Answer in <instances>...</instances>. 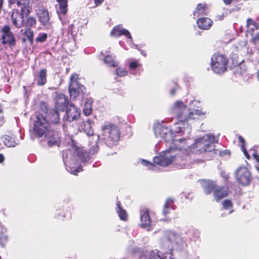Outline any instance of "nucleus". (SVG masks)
Masks as SVG:
<instances>
[{
    "label": "nucleus",
    "instance_id": "obj_20",
    "mask_svg": "<svg viewBox=\"0 0 259 259\" xmlns=\"http://www.w3.org/2000/svg\"><path fill=\"white\" fill-rule=\"evenodd\" d=\"M38 18L39 21L42 25L44 26H48L49 25L50 16L47 10H42L39 14Z\"/></svg>",
    "mask_w": 259,
    "mask_h": 259
},
{
    "label": "nucleus",
    "instance_id": "obj_1",
    "mask_svg": "<svg viewBox=\"0 0 259 259\" xmlns=\"http://www.w3.org/2000/svg\"><path fill=\"white\" fill-rule=\"evenodd\" d=\"M197 104L198 102L196 100L190 101L188 106L179 101V136H184V138H179V152L183 154L185 157H188L190 151L195 153L210 152L214 149V144L218 142L214 135L208 134L196 139L192 145L186 142V146L183 148L180 147V144H183L191 132L188 121L205 115V112L194 107L193 105Z\"/></svg>",
    "mask_w": 259,
    "mask_h": 259
},
{
    "label": "nucleus",
    "instance_id": "obj_59",
    "mask_svg": "<svg viewBox=\"0 0 259 259\" xmlns=\"http://www.w3.org/2000/svg\"><path fill=\"white\" fill-rule=\"evenodd\" d=\"M223 17H224V16H223V15L218 16V19L221 20L223 19Z\"/></svg>",
    "mask_w": 259,
    "mask_h": 259
},
{
    "label": "nucleus",
    "instance_id": "obj_44",
    "mask_svg": "<svg viewBox=\"0 0 259 259\" xmlns=\"http://www.w3.org/2000/svg\"><path fill=\"white\" fill-rule=\"evenodd\" d=\"M180 243H182V247L181 248L182 249H184L186 248L187 247V244L185 241H184L183 239H181V240H179V246H180ZM180 248V246H179V248Z\"/></svg>",
    "mask_w": 259,
    "mask_h": 259
},
{
    "label": "nucleus",
    "instance_id": "obj_17",
    "mask_svg": "<svg viewBox=\"0 0 259 259\" xmlns=\"http://www.w3.org/2000/svg\"><path fill=\"white\" fill-rule=\"evenodd\" d=\"M110 33L111 35L115 37L124 35L128 38H132V36L127 30L124 28H120L118 26L114 27Z\"/></svg>",
    "mask_w": 259,
    "mask_h": 259
},
{
    "label": "nucleus",
    "instance_id": "obj_32",
    "mask_svg": "<svg viewBox=\"0 0 259 259\" xmlns=\"http://www.w3.org/2000/svg\"><path fill=\"white\" fill-rule=\"evenodd\" d=\"M99 140V139L98 138L94 142H93L92 143H91V144H93L92 146H91L89 149V153L90 154H94L95 153H96L99 148V146L98 145V143H97V141Z\"/></svg>",
    "mask_w": 259,
    "mask_h": 259
},
{
    "label": "nucleus",
    "instance_id": "obj_22",
    "mask_svg": "<svg viewBox=\"0 0 259 259\" xmlns=\"http://www.w3.org/2000/svg\"><path fill=\"white\" fill-rule=\"evenodd\" d=\"M2 139L3 140L4 144L7 147H14L18 145V143L15 141L12 136L5 135L2 137Z\"/></svg>",
    "mask_w": 259,
    "mask_h": 259
},
{
    "label": "nucleus",
    "instance_id": "obj_55",
    "mask_svg": "<svg viewBox=\"0 0 259 259\" xmlns=\"http://www.w3.org/2000/svg\"><path fill=\"white\" fill-rule=\"evenodd\" d=\"M4 123V117L3 116H0V126H2Z\"/></svg>",
    "mask_w": 259,
    "mask_h": 259
},
{
    "label": "nucleus",
    "instance_id": "obj_11",
    "mask_svg": "<svg viewBox=\"0 0 259 259\" xmlns=\"http://www.w3.org/2000/svg\"><path fill=\"white\" fill-rule=\"evenodd\" d=\"M85 88L80 84L78 81L73 78V76L70 78V82L69 85V92L70 97L75 99L80 93H83Z\"/></svg>",
    "mask_w": 259,
    "mask_h": 259
},
{
    "label": "nucleus",
    "instance_id": "obj_56",
    "mask_svg": "<svg viewBox=\"0 0 259 259\" xmlns=\"http://www.w3.org/2000/svg\"><path fill=\"white\" fill-rule=\"evenodd\" d=\"M226 5L230 4L234 0H223Z\"/></svg>",
    "mask_w": 259,
    "mask_h": 259
},
{
    "label": "nucleus",
    "instance_id": "obj_39",
    "mask_svg": "<svg viewBox=\"0 0 259 259\" xmlns=\"http://www.w3.org/2000/svg\"><path fill=\"white\" fill-rule=\"evenodd\" d=\"M47 37H48V35L47 33H40V34H39V35L38 36V37H37L36 38L35 40L36 42H42L45 41L47 40Z\"/></svg>",
    "mask_w": 259,
    "mask_h": 259
},
{
    "label": "nucleus",
    "instance_id": "obj_37",
    "mask_svg": "<svg viewBox=\"0 0 259 259\" xmlns=\"http://www.w3.org/2000/svg\"><path fill=\"white\" fill-rule=\"evenodd\" d=\"M116 74L119 76H124L127 74V71L123 68L117 67L116 69Z\"/></svg>",
    "mask_w": 259,
    "mask_h": 259
},
{
    "label": "nucleus",
    "instance_id": "obj_42",
    "mask_svg": "<svg viewBox=\"0 0 259 259\" xmlns=\"http://www.w3.org/2000/svg\"><path fill=\"white\" fill-rule=\"evenodd\" d=\"M40 108L41 109L42 111L44 112H48L49 111L48 107L46 104L44 102H41L39 104Z\"/></svg>",
    "mask_w": 259,
    "mask_h": 259
},
{
    "label": "nucleus",
    "instance_id": "obj_64",
    "mask_svg": "<svg viewBox=\"0 0 259 259\" xmlns=\"http://www.w3.org/2000/svg\"><path fill=\"white\" fill-rule=\"evenodd\" d=\"M257 77H258V80H259V70H258V72Z\"/></svg>",
    "mask_w": 259,
    "mask_h": 259
},
{
    "label": "nucleus",
    "instance_id": "obj_53",
    "mask_svg": "<svg viewBox=\"0 0 259 259\" xmlns=\"http://www.w3.org/2000/svg\"><path fill=\"white\" fill-rule=\"evenodd\" d=\"M103 1L104 0H94L95 3L97 6L101 4Z\"/></svg>",
    "mask_w": 259,
    "mask_h": 259
},
{
    "label": "nucleus",
    "instance_id": "obj_27",
    "mask_svg": "<svg viewBox=\"0 0 259 259\" xmlns=\"http://www.w3.org/2000/svg\"><path fill=\"white\" fill-rule=\"evenodd\" d=\"M173 199L171 198H168L165 201L163 209V213L164 215H166L167 214L170 212V210L173 209Z\"/></svg>",
    "mask_w": 259,
    "mask_h": 259
},
{
    "label": "nucleus",
    "instance_id": "obj_16",
    "mask_svg": "<svg viewBox=\"0 0 259 259\" xmlns=\"http://www.w3.org/2000/svg\"><path fill=\"white\" fill-rule=\"evenodd\" d=\"M59 111L55 108L50 109L47 112V117L52 124H57L60 123Z\"/></svg>",
    "mask_w": 259,
    "mask_h": 259
},
{
    "label": "nucleus",
    "instance_id": "obj_9",
    "mask_svg": "<svg viewBox=\"0 0 259 259\" xmlns=\"http://www.w3.org/2000/svg\"><path fill=\"white\" fill-rule=\"evenodd\" d=\"M235 177L238 183L243 186H247L251 182V174L245 166H241L236 169Z\"/></svg>",
    "mask_w": 259,
    "mask_h": 259
},
{
    "label": "nucleus",
    "instance_id": "obj_23",
    "mask_svg": "<svg viewBox=\"0 0 259 259\" xmlns=\"http://www.w3.org/2000/svg\"><path fill=\"white\" fill-rule=\"evenodd\" d=\"M47 71L46 69H42L39 72L37 79V83L38 85H44L47 82Z\"/></svg>",
    "mask_w": 259,
    "mask_h": 259
},
{
    "label": "nucleus",
    "instance_id": "obj_2",
    "mask_svg": "<svg viewBox=\"0 0 259 259\" xmlns=\"http://www.w3.org/2000/svg\"><path fill=\"white\" fill-rule=\"evenodd\" d=\"M167 147V149L153 158V162L155 164L165 167L172 164L176 160V154L175 153L178 149L177 144H169Z\"/></svg>",
    "mask_w": 259,
    "mask_h": 259
},
{
    "label": "nucleus",
    "instance_id": "obj_19",
    "mask_svg": "<svg viewBox=\"0 0 259 259\" xmlns=\"http://www.w3.org/2000/svg\"><path fill=\"white\" fill-rule=\"evenodd\" d=\"M228 189L225 187H222L214 191L213 196L217 201H220L221 199L228 195Z\"/></svg>",
    "mask_w": 259,
    "mask_h": 259
},
{
    "label": "nucleus",
    "instance_id": "obj_61",
    "mask_svg": "<svg viewBox=\"0 0 259 259\" xmlns=\"http://www.w3.org/2000/svg\"><path fill=\"white\" fill-rule=\"evenodd\" d=\"M181 165H182V168H184V167H186L187 166L185 164V163L182 164Z\"/></svg>",
    "mask_w": 259,
    "mask_h": 259
},
{
    "label": "nucleus",
    "instance_id": "obj_45",
    "mask_svg": "<svg viewBox=\"0 0 259 259\" xmlns=\"http://www.w3.org/2000/svg\"><path fill=\"white\" fill-rule=\"evenodd\" d=\"M83 113L86 115L88 116L90 115L91 113V108H84L83 110Z\"/></svg>",
    "mask_w": 259,
    "mask_h": 259
},
{
    "label": "nucleus",
    "instance_id": "obj_8",
    "mask_svg": "<svg viewBox=\"0 0 259 259\" xmlns=\"http://www.w3.org/2000/svg\"><path fill=\"white\" fill-rule=\"evenodd\" d=\"M2 33V44L7 45L13 49L16 45V41L13 33L11 30L10 27L8 25H4L1 30Z\"/></svg>",
    "mask_w": 259,
    "mask_h": 259
},
{
    "label": "nucleus",
    "instance_id": "obj_35",
    "mask_svg": "<svg viewBox=\"0 0 259 259\" xmlns=\"http://www.w3.org/2000/svg\"><path fill=\"white\" fill-rule=\"evenodd\" d=\"M8 237L7 235L2 233L0 235V245L2 247H5L8 243Z\"/></svg>",
    "mask_w": 259,
    "mask_h": 259
},
{
    "label": "nucleus",
    "instance_id": "obj_14",
    "mask_svg": "<svg viewBox=\"0 0 259 259\" xmlns=\"http://www.w3.org/2000/svg\"><path fill=\"white\" fill-rule=\"evenodd\" d=\"M140 220V226L142 228H145L151 225V220L148 209L144 208L141 210Z\"/></svg>",
    "mask_w": 259,
    "mask_h": 259
},
{
    "label": "nucleus",
    "instance_id": "obj_21",
    "mask_svg": "<svg viewBox=\"0 0 259 259\" xmlns=\"http://www.w3.org/2000/svg\"><path fill=\"white\" fill-rule=\"evenodd\" d=\"M207 14V6L206 4H199L193 12V15L195 17L206 15Z\"/></svg>",
    "mask_w": 259,
    "mask_h": 259
},
{
    "label": "nucleus",
    "instance_id": "obj_26",
    "mask_svg": "<svg viewBox=\"0 0 259 259\" xmlns=\"http://www.w3.org/2000/svg\"><path fill=\"white\" fill-rule=\"evenodd\" d=\"M82 130L88 135H93V131L91 127V122L90 120L83 121L81 124Z\"/></svg>",
    "mask_w": 259,
    "mask_h": 259
},
{
    "label": "nucleus",
    "instance_id": "obj_10",
    "mask_svg": "<svg viewBox=\"0 0 259 259\" xmlns=\"http://www.w3.org/2000/svg\"><path fill=\"white\" fill-rule=\"evenodd\" d=\"M45 137L48 141L47 144L49 147L59 146L61 138V133L60 130L53 128L45 135Z\"/></svg>",
    "mask_w": 259,
    "mask_h": 259
},
{
    "label": "nucleus",
    "instance_id": "obj_63",
    "mask_svg": "<svg viewBox=\"0 0 259 259\" xmlns=\"http://www.w3.org/2000/svg\"><path fill=\"white\" fill-rule=\"evenodd\" d=\"M233 209H231V210L229 211V214H231V213H232L233 212Z\"/></svg>",
    "mask_w": 259,
    "mask_h": 259
},
{
    "label": "nucleus",
    "instance_id": "obj_48",
    "mask_svg": "<svg viewBox=\"0 0 259 259\" xmlns=\"http://www.w3.org/2000/svg\"><path fill=\"white\" fill-rule=\"evenodd\" d=\"M221 175L222 177L225 180V181L228 180L229 176L225 171H222Z\"/></svg>",
    "mask_w": 259,
    "mask_h": 259
},
{
    "label": "nucleus",
    "instance_id": "obj_54",
    "mask_svg": "<svg viewBox=\"0 0 259 259\" xmlns=\"http://www.w3.org/2000/svg\"><path fill=\"white\" fill-rule=\"evenodd\" d=\"M5 160V157L3 154L0 153V163H3Z\"/></svg>",
    "mask_w": 259,
    "mask_h": 259
},
{
    "label": "nucleus",
    "instance_id": "obj_25",
    "mask_svg": "<svg viewBox=\"0 0 259 259\" xmlns=\"http://www.w3.org/2000/svg\"><path fill=\"white\" fill-rule=\"evenodd\" d=\"M59 4L60 13L65 15L68 11V0H56Z\"/></svg>",
    "mask_w": 259,
    "mask_h": 259
},
{
    "label": "nucleus",
    "instance_id": "obj_29",
    "mask_svg": "<svg viewBox=\"0 0 259 259\" xmlns=\"http://www.w3.org/2000/svg\"><path fill=\"white\" fill-rule=\"evenodd\" d=\"M78 156L82 162H86L89 160L90 157L88 153L82 150H78Z\"/></svg>",
    "mask_w": 259,
    "mask_h": 259
},
{
    "label": "nucleus",
    "instance_id": "obj_58",
    "mask_svg": "<svg viewBox=\"0 0 259 259\" xmlns=\"http://www.w3.org/2000/svg\"><path fill=\"white\" fill-rule=\"evenodd\" d=\"M3 4V0H0V9L2 8Z\"/></svg>",
    "mask_w": 259,
    "mask_h": 259
},
{
    "label": "nucleus",
    "instance_id": "obj_4",
    "mask_svg": "<svg viewBox=\"0 0 259 259\" xmlns=\"http://www.w3.org/2000/svg\"><path fill=\"white\" fill-rule=\"evenodd\" d=\"M228 63V60L224 55L215 54L211 59V70L216 74H222L227 71Z\"/></svg>",
    "mask_w": 259,
    "mask_h": 259
},
{
    "label": "nucleus",
    "instance_id": "obj_31",
    "mask_svg": "<svg viewBox=\"0 0 259 259\" xmlns=\"http://www.w3.org/2000/svg\"><path fill=\"white\" fill-rule=\"evenodd\" d=\"M36 23V19L33 17H29L26 19L25 22V26L27 28L30 29L31 27H32L35 25Z\"/></svg>",
    "mask_w": 259,
    "mask_h": 259
},
{
    "label": "nucleus",
    "instance_id": "obj_7",
    "mask_svg": "<svg viewBox=\"0 0 259 259\" xmlns=\"http://www.w3.org/2000/svg\"><path fill=\"white\" fill-rule=\"evenodd\" d=\"M154 133L157 137L163 139L167 143V146L170 145L177 144V141L175 140L172 133L167 127L163 125H157L154 128Z\"/></svg>",
    "mask_w": 259,
    "mask_h": 259
},
{
    "label": "nucleus",
    "instance_id": "obj_50",
    "mask_svg": "<svg viewBox=\"0 0 259 259\" xmlns=\"http://www.w3.org/2000/svg\"><path fill=\"white\" fill-rule=\"evenodd\" d=\"M224 154L225 155H230V151L229 150H225L224 151H222L220 153V155H223Z\"/></svg>",
    "mask_w": 259,
    "mask_h": 259
},
{
    "label": "nucleus",
    "instance_id": "obj_62",
    "mask_svg": "<svg viewBox=\"0 0 259 259\" xmlns=\"http://www.w3.org/2000/svg\"><path fill=\"white\" fill-rule=\"evenodd\" d=\"M175 106L177 107L178 106V101H176L175 103Z\"/></svg>",
    "mask_w": 259,
    "mask_h": 259
},
{
    "label": "nucleus",
    "instance_id": "obj_33",
    "mask_svg": "<svg viewBox=\"0 0 259 259\" xmlns=\"http://www.w3.org/2000/svg\"><path fill=\"white\" fill-rule=\"evenodd\" d=\"M104 62L110 67H116L118 65V64L112 58L109 56L105 57L104 59Z\"/></svg>",
    "mask_w": 259,
    "mask_h": 259
},
{
    "label": "nucleus",
    "instance_id": "obj_46",
    "mask_svg": "<svg viewBox=\"0 0 259 259\" xmlns=\"http://www.w3.org/2000/svg\"><path fill=\"white\" fill-rule=\"evenodd\" d=\"M143 164L145 166H149V168H151L153 166V164L152 163H150L147 161H146L145 160H143Z\"/></svg>",
    "mask_w": 259,
    "mask_h": 259
},
{
    "label": "nucleus",
    "instance_id": "obj_57",
    "mask_svg": "<svg viewBox=\"0 0 259 259\" xmlns=\"http://www.w3.org/2000/svg\"><path fill=\"white\" fill-rule=\"evenodd\" d=\"M176 89H172L170 91V94L171 95H174L176 94Z\"/></svg>",
    "mask_w": 259,
    "mask_h": 259
},
{
    "label": "nucleus",
    "instance_id": "obj_60",
    "mask_svg": "<svg viewBox=\"0 0 259 259\" xmlns=\"http://www.w3.org/2000/svg\"><path fill=\"white\" fill-rule=\"evenodd\" d=\"M9 3L10 4H13L15 3V0H10Z\"/></svg>",
    "mask_w": 259,
    "mask_h": 259
},
{
    "label": "nucleus",
    "instance_id": "obj_13",
    "mask_svg": "<svg viewBox=\"0 0 259 259\" xmlns=\"http://www.w3.org/2000/svg\"><path fill=\"white\" fill-rule=\"evenodd\" d=\"M80 110L75 106L70 105L66 111V119L69 122H72L78 119L80 117Z\"/></svg>",
    "mask_w": 259,
    "mask_h": 259
},
{
    "label": "nucleus",
    "instance_id": "obj_18",
    "mask_svg": "<svg viewBox=\"0 0 259 259\" xmlns=\"http://www.w3.org/2000/svg\"><path fill=\"white\" fill-rule=\"evenodd\" d=\"M197 24L200 29L208 30L212 26L213 21L208 18L203 17L198 19Z\"/></svg>",
    "mask_w": 259,
    "mask_h": 259
},
{
    "label": "nucleus",
    "instance_id": "obj_36",
    "mask_svg": "<svg viewBox=\"0 0 259 259\" xmlns=\"http://www.w3.org/2000/svg\"><path fill=\"white\" fill-rule=\"evenodd\" d=\"M238 139H239V142L242 144V145L241 146V148L244 153V155L247 159H250V155H249V154L247 153L246 150L244 147L243 145L244 143V140L243 138L240 136L238 137Z\"/></svg>",
    "mask_w": 259,
    "mask_h": 259
},
{
    "label": "nucleus",
    "instance_id": "obj_24",
    "mask_svg": "<svg viewBox=\"0 0 259 259\" xmlns=\"http://www.w3.org/2000/svg\"><path fill=\"white\" fill-rule=\"evenodd\" d=\"M246 27L247 33L251 35L253 34V32L255 30H257L258 29L257 24L250 18H248L247 20Z\"/></svg>",
    "mask_w": 259,
    "mask_h": 259
},
{
    "label": "nucleus",
    "instance_id": "obj_40",
    "mask_svg": "<svg viewBox=\"0 0 259 259\" xmlns=\"http://www.w3.org/2000/svg\"><path fill=\"white\" fill-rule=\"evenodd\" d=\"M223 206L225 209H229L232 208L233 204L231 200L226 199L223 202Z\"/></svg>",
    "mask_w": 259,
    "mask_h": 259
},
{
    "label": "nucleus",
    "instance_id": "obj_3",
    "mask_svg": "<svg viewBox=\"0 0 259 259\" xmlns=\"http://www.w3.org/2000/svg\"><path fill=\"white\" fill-rule=\"evenodd\" d=\"M103 134L107 136V144L109 146L115 145L120 139V132L118 127L112 124H109L102 126Z\"/></svg>",
    "mask_w": 259,
    "mask_h": 259
},
{
    "label": "nucleus",
    "instance_id": "obj_28",
    "mask_svg": "<svg viewBox=\"0 0 259 259\" xmlns=\"http://www.w3.org/2000/svg\"><path fill=\"white\" fill-rule=\"evenodd\" d=\"M149 259H166L165 256L159 251H152L149 255Z\"/></svg>",
    "mask_w": 259,
    "mask_h": 259
},
{
    "label": "nucleus",
    "instance_id": "obj_30",
    "mask_svg": "<svg viewBox=\"0 0 259 259\" xmlns=\"http://www.w3.org/2000/svg\"><path fill=\"white\" fill-rule=\"evenodd\" d=\"M24 34L27 37V39L29 41L30 44H32L34 42L33 31L31 29L27 28L25 30Z\"/></svg>",
    "mask_w": 259,
    "mask_h": 259
},
{
    "label": "nucleus",
    "instance_id": "obj_49",
    "mask_svg": "<svg viewBox=\"0 0 259 259\" xmlns=\"http://www.w3.org/2000/svg\"><path fill=\"white\" fill-rule=\"evenodd\" d=\"M81 170V168L80 167H78V168H76L75 169H74L73 171V175H77V173L80 171V170Z\"/></svg>",
    "mask_w": 259,
    "mask_h": 259
},
{
    "label": "nucleus",
    "instance_id": "obj_47",
    "mask_svg": "<svg viewBox=\"0 0 259 259\" xmlns=\"http://www.w3.org/2000/svg\"><path fill=\"white\" fill-rule=\"evenodd\" d=\"M250 152L251 153L254 159H255L258 162H259V155H258L256 153L252 151H250Z\"/></svg>",
    "mask_w": 259,
    "mask_h": 259
},
{
    "label": "nucleus",
    "instance_id": "obj_5",
    "mask_svg": "<svg viewBox=\"0 0 259 259\" xmlns=\"http://www.w3.org/2000/svg\"><path fill=\"white\" fill-rule=\"evenodd\" d=\"M50 124L46 117L41 114L36 116L33 131L35 136L38 138L45 136L48 132L51 129Z\"/></svg>",
    "mask_w": 259,
    "mask_h": 259
},
{
    "label": "nucleus",
    "instance_id": "obj_43",
    "mask_svg": "<svg viewBox=\"0 0 259 259\" xmlns=\"http://www.w3.org/2000/svg\"><path fill=\"white\" fill-rule=\"evenodd\" d=\"M16 2H18L19 5H29L30 0H16Z\"/></svg>",
    "mask_w": 259,
    "mask_h": 259
},
{
    "label": "nucleus",
    "instance_id": "obj_52",
    "mask_svg": "<svg viewBox=\"0 0 259 259\" xmlns=\"http://www.w3.org/2000/svg\"><path fill=\"white\" fill-rule=\"evenodd\" d=\"M116 204L117 207V209H120L122 208V207L121 206V203L119 201H117L116 202Z\"/></svg>",
    "mask_w": 259,
    "mask_h": 259
},
{
    "label": "nucleus",
    "instance_id": "obj_6",
    "mask_svg": "<svg viewBox=\"0 0 259 259\" xmlns=\"http://www.w3.org/2000/svg\"><path fill=\"white\" fill-rule=\"evenodd\" d=\"M17 5L18 7L21 8V12L17 11L15 13H13L11 15V19L12 20L13 24L17 28H21L24 25V17L27 16L31 10V7L29 5L20 4L18 2H17Z\"/></svg>",
    "mask_w": 259,
    "mask_h": 259
},
{
    "label": "nucleus",
    "instance_id": "obj_12",
    "mask_svg": "<svg viewBox=\"0 0 259 259\" xmlns=\"http://www.w3.org/2000/svg\"><path fill=\"white\" fill-rule=\"evenodd\" d=\"M68 106V101L63 94H58L55 99V108L60 111H64Z\"/></svg>",
    "mask_w": 259,
    "mask_h": 259
},
{
    "label": "nucleus",
    "instance_id": "obj_15",
    "mask_svg": "<svg viewBox=\"0 0 259 259\" xmlns=\"http://www.w3.org/2000/svg\"><path fill=\"white\" fill-rule=\"evenodd\" d=\"M200 183L206 195L210 194L216 187L215 182L212 181L202 180L200 181Z\"/></svg>",
    "mask_w": 259,
    "mask_h": 259
},
{
    "label": "nucleus",
    "instance_id": "obj_51",
    "mask_svg": "<svg viewBox=\"0 0 259 259\" xmlns=\"http://www.w3.org/2000/svg\"><path fill=\"white\" fill-rule=\"evenodd\" d=\"M253 41L255 44L257 41L259 42V34H258L255 37L253 38Z\"/></svg>",
    "mask_w": 259,
    "mask_h": 259
},
{
    "label": "nucleus",
    "instance_id": "obj_34",
    "mask_svg": "<svg viewBox=\"0 0 259 259\" xmlns=\"http://www.w3.org/2000/svg\"><path fill=\"white\" fill-rule=\"evenodd\" d=\"M116 212L118 213L120 220L122 221L127 220L128 215L125 210L121 208L120 209H117Z\"/></svg>",
    "mask_w": 259,
    "mask_h": 259
},
{
    "label": "nucleus",
    "instance_id": "obj_38",
    "mask_svg": "<svg viewBox=\"0 0 259 259\" xmlns=\"http://www.w3.org/2000/svg\"><path fill=\"white\" fill-rule=\"evenodd\" d=\"M189 231L192 234V237L195 239H198L200 237V232L198 230L189 229Z\"/></svg>",
    "mask_w": 259,
    "mask_h": 259
},
{
    "label": "nucleus",
    "instance_id": "obj_41",
    "mask_svg": "<svg viewBox=\"0 0 259 259\" xmlns=\"http://www.w3.org/2000/svg\"><path fill=\"white\" fill-rule=\"evenodd\" d=\"M140 65L138 61L137 60H135L134 61H132L129 64V68L131 69L135 70L138 68V67Z\"/></svg>",
    "mask_w": 259,
    "mask_h": 259
}]
</instances>
